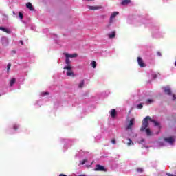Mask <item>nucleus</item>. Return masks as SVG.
<instances>
[{
	"mask_svg": "<svg viewBox=\"0 0 176 176\" xmlns=\"http://www.w3.org/2000/svg\"><path fill=\"white\" fill-rule=\"evenodd\" d=\"M137 108H138L139 109H142V108H144V106L142 105V104H139L137 106Z\"/></svg>",
	"mask_w": 176,
	"mask_h": 176,
	"instance_id": "25",
	"label": "nucleus"
},
{
	"mask_svg": "<svg viewBox=\"0 0 176 176\" xmlns=\"http://www.w3.org/2000/svg\"><path fill=\"white\" fill-rule=\"evenodd\" d=\"M157 56H162V53L160 52H157Z\"/></svg>",
	"mask_w": 176,
	"mask_h": 176,
	"instance_id": "34",
	"label": "nucleus"
},
{
	"mask_svg": "<svg viewBox=\"0 0 176 176\" xmlns=\"http://www.w3.org/2000/svg\"><path fill=\"white\" fill-rule=\"evenodd\" d=\"M19 129V126L14 125V130H17Z\"/></svg>",
	"mask_w": 176,
	"mask_h": 176,
	"instance_id": "29",
	"label": "nucleus"
},
{
	"mask_svg": "<svg viewBox=\"0 0 176 176\" xmlns=\"http://www.w3.org/2000/svg\"><path fill=\"white\" fill-rule=\"evenodd\" d=\"M133 126H134V118L130 120L129 124L127 125L126 130H131V129H133Z\"/></svg>",
	"mask_w": 176,
	"mask_h": 176,
	"instance_id": "7",
	"label": "nucleus"
},
{
	"mask_svg": "<svg viewBox=\"0 0 176 176\" xmlns=\"http://www.w3.org/2000/svg\"><path fill=\"white\" fill-rule=\"evenodd\" d=\"M175 176H176V175H175Z\"/></svg>",
	"mask_w": 176,
	"mask_h": 176,
	"instance_id": "38",
	"label": "nucleus"
},
{
	"mask_svg": "<svg viewBox=\"0 0 176 176\" xmlns=\"http://www.w3.org/2000/svg\"><path fill=\"white\" fill-rule=\"evenodd\" d=\"M88 9L89 10H100V9H102L101 6H88Z\"/></svg>",
	"mask_w": 176,
	"mask_h": 176,
	"instance_id": "5",
	"label": "nucleus"
},
{
	"mask_svg": "<svg viewBox=\"0 0 176 176\" xmlns=\"http://www.w3.org/2000/svg\"><path fill=\"white\" fill-rule=\"evenodd\" d=\"M91 67L93 68H96L97 67V63L95 60H93L91 63Z\"/></svg>",
	"mask_w": 176,
	"mask_h": 176,
	"instance_id": "20",
	"label": "nucleus"
},
{
	"mask_svg": "<svg viewBox=\"0 0 176 176\" xmlns=\"http://www.w3.org/2000/svg\"><path fill=\"white\" fill-rule=\"evenodd\" d=\"M164 91L166 93V94H168V96L171 95V89L168 87H164Z\"/></svg>",
	"mask_w": 176,
	"mask_h": 176,
	"instance_id": "10",
	"label": "nucleus"
},
{
	"mask_svg": "<svg viewBox=\"0 0 176 176\" xmlns=\"http://www.w3.org/2000/svg\"><path fill=\"white\" fill-rule=\"evenodd\" d=\"M0 31H3L6 34H10L12 32V31H10L9 29L5 28L3 27H0Z\"/></svg>",
	"mask_w": 176,
	"mask_h": 176,
	"instance_id": "9",
	"label": "nucleus"
},
{
	"mask_svg": "<svg viewBox=\"0 0 176 176\" xmlns=\"http://www.w3.org/2000/svg\"><path fill=\"white\" fill-rule=\"evenodd\" d=\"M65 63L67 65H69V64H71V60L68 58V57H66Z\"/></svg>",
	"mask_w": 176,
	"mask_h": 176,
	"instance_id": "21",
	"label": "nucleus"
},
{
	"mask_svg": "<svg viewBox=\"0 0 176 176\" xmlns=\"http://www.w3.org/2000/svg\"><path fill=\"white\" fill-rule=\"evenodd\" d=\"M83 86H85V80H82L80 84L78 85V87L80 89H82L83 87Z\"/></svg>",
	"mask_w": 176,
	"mask_h": 176,
	"instance_id": "17",
	"label": "nucleus"
},
{
	"mask_svg": "<svg viewBox=\"0 0 176 176\" xmlns=\"http://www.w3.org/2000/svg\"><path fill=\"white\" fill-rule=\"evenodd\" d=\"M173 101H175V100H176V96H175V94H173Z\"/></svg>",
	"mask_w": 176,
	"mask_h": 176,
	"instance_id": "32",
	"label": "nucleus"
},
{
	"mask_svg": "<svg viewBox=\"0 0 176 176\" xmlns=\"http://www.w3.org/2000/svg\"><path fill=\"white\" fill-rule=\"evenodd\" d=\"M154 123L155 126H158L160 129V123L157 122L156 120L151 118L150 116H146L142 122V126L140 128V131H145L148 137L152 136V131L148 126H149V122Z\"/></svg>",
	"mask_w": 176,
	"mask_h": 176,
	"instance_id": "1",
	"label": "nucleus"
},
{
	"mask_svg": "<svg viewBox=\"0 0 176 176\" xmlns=\"http://www.w3.org/2000/svg\"><path fill=\"white\" fill-rule=\"evenodd\" d=\"M131 1L130 0H123L121 2V5H123L124 6H126L127 5H129V3H130Z\"/></svg>",
	"mask_w": 176,
	"mask_h": 176,
	"instance_id": "12",
	"label": "nucleus"
},
{
	"mask_svg": "<svg viewBox=\"0 0 176 176\" xmlns=\"http://www.w3.org/2000/svg\"><path fill=\"white\" fill-rule=\"evenodd\" d=\"M157 76L155 75V76H154V79H155V78H157Z\"/></svg>",
	"mask_w": 176,
	"mask_h": 176,
	"instance_id": "36",
	"label": "nucleus"
},
{
	"mask_svg": "<svg viewBox=\"0 0 176 176\" xmlns=\"http://www.w3.org/2000/svg\"><path fill=\"white\" fill-rule=\"evenodd\" d=\"M67 76H72L74 75V72L72 70H69L66 73Z\"/></svg>",
	"mask_w": 176,
	"mask_h": 176,
	"instance_id": "16",
	"label": "nucleus"
},
{
	"mask_svg": "<svg viewBox=\"0 0 176 176\" xmlns=\"http://www.w3.org/2000/svg\"><path fill=\"white\" fill-rule=\"evenodd\" d=\"M87 1H94V0H87Z\"/></svg>",
	"mask_w": 176,
	"mask_h": 176,
	"instance_id": "37",
	"label": "nucleus"
},
{
	"mask_svg": "<svg viewBox=\"0 0 176 176\" xmlns=\"http://www.w3.org/2000/svg\"><path fill=\"white\" fill-rule=\"evenodd\" d=\"M164 140L165 142H168V144H174L175 138H174V137L165 138Z\"/></svg>",
	"mask_w": 176,
	"mask_h": 176,
	"instance_id": "4",
	"label": "nucleus"
},
{
	"mask_svg": "<svg viewBox=\"0 0 176 176\" xmlns=\"http://www.w3.org/2000/svg\"><path fill=\"white\" fill-rule=\"evenodd\" d=\"M136 171H137L138 173H143V172H144V169H142V168H138L136 169Z\"/></svg>",
	"mask_w": 176,
	"mask_h": 176,
	"instance_id": "23",
	"label": "nucleus"
},
{
	"mask_svg": "<svg viewBox=\"0 0 176 176\" xmlns=\"http://www.w3.org/2000/svg\"><path fill=\"white\" fill-rule=\"evenodd\" d=\"M127 145L128 146H131V145H134V143L133 142V141H131V139H128Z\"/></svg>",
	"mask_w": 176,
	"mask_h": 176,
	"instance_id": "19",
	"label": "nucleus"
},
{
	"mask_svg": "<svg viewBox=\"0 0 176 176\" xmlns=\"http://www.w3.org/2000/svg\"><path fill=\"white\" fill-rule=\"evenodd\" d=\"M63 69H67V71H72V67H71V65H67V66H65Z\"/></svg>",
	"mask_w": 176,
	"mask_h": 176,
	"instance_id": "15",
	"label": "nucleus"
},
{
	"mask_svg": "<svg viewBox=\"0 0 176 176\" xmlns=\"http://www.w3.org/2000/svg\"><path fill=\"white\" fill-rule=\"evenodd\" d=\"M19 42H20L21 45H24V41L23 40H21Z\"/></svg>",
	"mask_w": 176,
	"mask_h": 176,
	"instance_id": "31",
	"label": "nucleus"
},
{
	"mask_svg": "<svg viewBox=\"0 0 176 176\" xmlns=\"http://www.w3.org/2000/svg\"><path fill=\"white\" fill-rule=\"evenodd\" d=\"M43 96H49V92H43Z\"/></svg>",
	"mask_w": 176,
	"mask_h": 176,
	"instance_id": "30",
	"label": "nucleus"
},
{
	"mask_svg": "<svg viewBox=\"0 0 176 176\" xmlns=\"http://www.w3.org/2000/svg\"><path fill=\"white\" fill-rule=\"evenodd\" d=\"M145 142V140L142 139V142Z\"/></svg>",
	"mask_w": 176,
	"mask_h": 176,
	"instance_id": "35",
	"label": "nucleus"
},
{
	"mask_svg": "<svg viewBox=\"0 0 176 176\" xmlns=\"http://www.w3.org/2000/svg\"><path fill=\"white\" fill-rule=\"evenodd\" d=\"M12 67V64L8 63L7 65V71H9L10 69V67Z\"/></svg>",
	"mask_w": 176,
	"mask_h": 176,
	"instance_id": "26",
	"label": "nucleus"
},
{
	"mask_svg": "<svg viewBox=\"0 0 176 176\" xmlns=\"http://www.w3.org/2000/svg\"><path fill=\"white\" fill-rule=\"evenodd\" d=\"M26 8H28V9H30V10H34V8H32V4L31 3H28L26 4Z\"/></svg>",
	"mask_w": 176,
	"mask_h": 176,
	"instance_id": "13",
	"label": "nucleus"
},
{
	"mask_svg": "<svg viewBox=\"0 0 176 176\" xmlns=\"http://www.w3.org/2000/svg\"><path fill=\"white\" fill-rule=\"evenodd\" d=\"M87 162V160H83L81 162L80 164L83 165V164H85V163H86Z\"/></svg>",
	"mask_w": 176,
	"mask_h": 176,
	"instance_id": "27",
	"label": "nucleus"
},
{
	"mask_svg": "<svg viewBox=\"0 0 176 176\" xmlns=\"http://www.w3.org/2000/svg\"><path fill=\"white\" fill-rule=\"evenodd\" d=\"M65 57L70 58H74L75 57H78V54H65Z\"/></svg>",
	"mask_w": 176,
	"mask_h": 176,
	"instance_id": "8",
	"label": "nucleus"
},
{
	"mask_svg": "<svg viewBox=\"0 0 176 176\" xmlns=\"http://www.w3.org/2000/svg\"><path fill=\"white\" fill-rule=\"evenodd\" d=\"M166 175H168V176H175V175L170 174V173H166Z\"/></svg>",
	"mask_w": 176,
	"mask_h": 176,
	"instance_id": "33",
	"label": "nucleus"
},
{
	"mask_svg": "<svg viewBox=\"0 0 176 176\" xmlns=\"http://www.w3.org/2000/svg\"><path fill=\"white\" fill-rule=\"evenodd\" d=\"M111 142L113 144V145L116 144V140L115 139H112Z\"/></svg>",
	"mask_w": 176,
	"mask_h": 176,
	"instance_id": "28",
	"label": "nucleus"
},
{
	"mask_svg": "<svg viewBox=\"0 0 176 176\" xmlns=\"http://www.w3.org/2000/svg\"><path fill=\"white\" fill-rule=\"evenodd\" d=\"M138 63L140 67H141L142 68L146 67V65H145V63H144V60H142V58L140 56L138 57Z\"/></svg>",
	"mask_w": 176,
	"mask_h": 176,
	"instance_id": "3",
	"label": "nucleus"
},
{
	"mask_svg": "<svg viewBox=\"0 0 176 176\" xmlns=\"http://www.w3.org/2000/svg\"><path fill=\"white\" fill-rule=\"evenodd\" d=\"M152 102H153V100H152V99H148L146 100L147 104H152Z\"/></svg>",
	"mask_w": 176,
	"mask_h": 176,
	"instance_id": "24",
	"label": "nucleus"
},
{
	"mask_svg": "<svg viewBox=\"0 0 176 176\" xmlns=\"http://www.w3.org/2000/svg\"><path fill=\"white\" fill-rule=\"evenodd\" d=\"M118 14H119V12H114L111 14V15L110 16V21H109V24L108 27H111V24H112L113 23V19H115L116 17V16H118Z\"/></svg>",
	"mask_w": 176,
	"mask_h": 176,
	"instance_id": "2",
	"label": "nucleus"
},
{
	"mask_svg": "<svg viewBox=\"0 0 176 176\" xmlns=\"http://www.w3.org/2000/svg\"><path fill=\"white\" fill-rule=\"evenodd\" d=\"M94 171H107V169H105V167L100 164H97Z\"/></svg>",
	"mask_w": 176,
	"mask_h": 176,
	"instance_id": "6",
	"label": "nucleus"
},
{
	"mask_svg": "<svg viewBox=\"0 0 176 176\" xmlns=\"http://www.w3.org/2000/svg\"><path fill=\"white\" fill-rule=\"evenodd\" d=\"M19 16L21 19H24V14L23 12H19Z\"/></svg>",
	"mask_w": 176,
	"mask_h": 176,
	"instance_id": "22",
	"label": "nucleus"
},
{
	"mask_svg": "<svg viewBox=\"0 0 176 176\" xmlns=\"http://www.w3.org/2000/svg\"><path fill=\"white\" fill-rule=\"evenodd\" d=\"M110 115L111 118H116V109H113L110 111Z\"/></svg>",
	"mask_w": 176,
	"mask_h": 176,
	"instance_id": "11",
	"label": "nucleus"
},
{
	"mask_svg": "<svg viewBox=\"0 0 176 176\" xmlns=\"http://www.w3.org/2000/svg\"><path fill=\"white\" fill-rule=\"evenodd\" d=\"M16 83V78H12L10 82V86H13Z\"/></svg>",
	"mask_w": 176,
	"mask_h": 176,
	"instance_id": "18",
	"label": "nucleus"
},
{
	"mask_svg": "<svg viewBox=\"0 0 176 176\" xmlns=\"http://www.w3.org/2000/svg\"><path fill=\"white\" fill-rule=\"evenodd\" d=\"M108 36L110 39H112V38H115V36H116V33L115 32H112V33L109 34Z\"/></svg>",
	"mask_w": 176,
	"mask_h": 176,
	"instance_id": "14",
	"label": "nucleus"
}]
</instances>
